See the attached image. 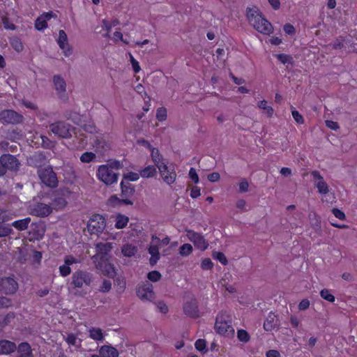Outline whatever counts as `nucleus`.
<instances>
[{
  "mask_svg": "<svg viewBox=\"0 0 357 357\" xmlns=\"http://www.w3.org/2000/svg\"><path fill=\"white\" fill-rule=\"evenodd\" d=\"M247 18L249 23L258 32L264 35H269L273 32L272 24L262 16L257 7L247 8Z\"/></svg>",
  "mask_w": 357,
  "mask_h": 357,
  "instance_id": "f257e3e1",
  "label": "nucleus"
},
{
  "mask_svg": "<svg viewBox=\"0 0 357 357\" xmlns=\"http://www.w3.org/2000/svg\"><path fill=\"white\" fill-rule=\"evenodd\" d=\"M215 331L222 336L232 337L234 335V328L230 314L227 312H220L215 319Z\"/></svg>",
  "mask_w": 357,
  "mask_h": 357,
  "instance_id": "f03ea898",
  "label": "nucleus"
},
{
  "mask_svg": "<svg viewBox=\"0 0 357 357\" xmlns=\"http://www.w3.org/2000/svg\"><path fill=\"white\" fill-rule=\"evenodd\" d=\"M92 282L93 276L90 273L78 270L72 275L70 286L74 289H82L84 286L89 287Z\"/></svg>",
  "mask_w": 357,
  "mask_h": 357,
  "instance_id": "7ed1b4c3",
  "label": "nucleus"
},
{
  "mask_svg": "<svg viewBox=\"0 0 357 357\" xmlns=\"http://www.w3.org/2000/svg\"><path fill=\"white\" fill-rule=\"evenodd\" d=\"M96 176L106 185H112L118 181V174L112 169L109 165H100L97 169Z\"/></svg>",
  "mask_w": 357,
  "mask_h": 357,
  "instance_id": "20e7f679",
  "label": "nucleus"
},
{
  "mask_svg": "<svg viewBox=\"0 0 357 357\" xmlns=\"http://www.w3.org/2000/svg\"><path fill=\"white\" fill-rule=\"evenodd\" d=\"M51 131L59 137H70L74 132V128L68 123L63 121H58L50 126Z\"/></svg>",
  "mask_w": 357,
  "mask_h": 357,
  "instance_id": "39448f33",
  "label": "nucleus"
},
{
  "mask_svg": "<svg viewBox=\"0 0 357 357\" xmlns=\"http://www.w3.org/2000/svg\"><path fill=\"white\" fill-rule=\"evenodd\" d=\"M106 227L105 218L99 214L91 216L87 224L88 231L91 234H101Z\"/></svg>",
  "mask_w": 357,
  "mask_h": 357,
  "instance_id": "423d86ee",
  "label": "nucleus"
},
{
  "mask_svg": "<svg viewBox=\"0 0 357 357\" xmlns=\"http://www.w3.org/2000/svg\"><path fill=\"white\" fill-rule=\"evenodd\" d=\"M113 248L112 243H100L96 245V254L93 257L94 261L111 260L110 252Z\"/></svg>",
  "mask_w": 357,
  "mask_h": 357,
  "instance_id": "0eeeda50",
  "label": "nucleus"
},
{
  "mask_svg": "<svg viewBox=\"0 0 357 357\" xmlns=\"http://www.w3.org/2000/svg\"><path fill=\"white\" fill-rule=\"evenodd\" d=\"M162 181L167 185L174 183L176 179L177 175L174 167L168 166L167 162H165L157 167Z\"/></svg>",
  "mask_w": 357,
  "mask_h": 357,
  "instance_id": "6e6552de",
  "label": "nucleus"
},
{
  "mask_svg": "<svg viewBox=\"0 0 357 357\" xmlns=\"http://www.w3.org/2000/svg\"><path fill=\"white\" fill-rule=\"evenodd\" d=\"M38 175L41 181L47 186L54 188L56 185L57 178L51 167L40 169L38 171Z\"/></svg>",
  "mask_w": 357,
  "mask_h": 357,
  "instance_id": "1a4fd4ad",
  "label": "nucleus"
},
{
  "mask_svg": "<svg viewBox=\"0 0 357 357\" xmlns=\"http://www.w3.org/2000/svg\"><path fill=\"white\" fill-rule=\"evenodd\" d=\"M18 289L17 281L12 277H5L0 280V292L13 294Z\"/></svg>",
  "mask_w": 357,
  "mask_h": 357,
  "instance_id": "9d476101",
  "label": "nucleus"
},
{
  "mask_svg": "<svg viewBox=\"0 0 357 357\" xmlns=\"http://www.w3.org/2000/svg\"><path fill=\"white\" fill-rule=\"evenodd\" d=\"M186 236L188 239L194 244L197 249L200 250L207 249L208 246V242L202 234L189 230L187 231Z\"/></svg>",
  "mask_w": 357,
  "mask_h": 357,
  "instance_id": "9b49d317",
  "label": "nucleus"
},
{
  "mask_svg": "<svg viewBox=\"0 0 357 357\" xmlns=\"http://www.w3.org/2000/svg\"><path fill=\"white\" fill-rule=\"evenodd\" d=\"M137 294L144 301H151L154 298L153 285L148 282L142 284L137 290Z\"/></svg>",
  "mask_w": 357,
  "mask_h": 357,
  "instance_id": "f8f14e48",
  "label": "nucleus"
},
{
  "mask_svg": "<svg viewBox=\"0 0 357 357\" xmlns=\"http://www.w3.org/2000/svg\"><path fill=\"white\" fill-rule=\"evenodd\" d=\"M22 116L13 110H3L0 112V121L3 123H17L22 121Z\"/></svg>",
  "mask_w": 357,
  "mask_h": 357,
  "instance_id": "ddd939ff",
  "label": "nucleus"
},
{
  "mask_svg": "<svg viewBox=\"0 0 357 357\" xmlns=\"http://www.w3.org/2000/svg\"><path fill=\"white\" fill-rule=\"evenodd\" d=\"M56 42L65 56L68 57L72 54V48L68 43L67 35L63 30L59 31Z\"/></svg>",
  "mask_w": 357,
  "mask_h": 357,
  "instance_id": "4468645a",
  "label": "nucleus"
},
{
  "mask_svg": "<svg viewBox=\"0 0 357 357\" xmlns=\"http://www.w3.org/2000/svg\"><path fill=\"white\" fill-rule=\"evenodd\" d=\"M311 174L319 193L321 195L328 194L329 192V186L324 181V178L321 176L319 172L317 171H313Z\"/></svg>",
  "mask_w": 357,
  "mask_h": 357,
  "instance_id": "2eb2a0df",
  "label": "nucleus"
},
{
  "mask_svg": "<svg viewBox=\"0 0 357 357\" xmlns=\"http://www.w3.org/2000/svg\"><path fill=\"white\" fill-rule=\"evenodd\" d=\"M52 211V207L46 204L38 203L30 207V213L38 217H45Z\"/></svg>",
  "mask_w": 357,
  "mask_h": 357,
  "instance_id": "dca6fc26",
  "label": "nucleus"
},
{
  "mask_svg": "<svg viewBox=\"0 0 357 357\" xmlns=\"http://www.w3.org/2000/svg\"><path fill=\"white\" fill-rule=\"evenodd\" d=\"M96 267L100 270L102 273L109 277L114 278L116 275V270L114 265L110 262V260L94 261Z\"/></svg>",
  "mask_w": 357,
  "mask_h": 357,
  "instance_id": "f3484780",
  "label": "nucleus"
},
{
  "mask_svg": "<svg viewBox=\"0 0 357 357\" xmlns=\"http://www.w3.org/2000/svg\"><path fill=\"white\" fill-rule=\"evenodd\" d=\"M70 194V192L67 189L61 190L55 193L52 200L56 209H62L66 206V198Z\"/></svg>",
  "mask_w": 357,
  "mask_h": 357,
  "instance_id": "a211bd4d",
  "label": "nucleus"
},
{
  "mask_svg": "<svg viewBox=\"0 0 357 357\" xmlns=\"http://www.w3.org/2000/svg\"><path fill=\"white\" fill-rule=\"evenodd\" d=\"M1 162L4 167V174L6 169L15 170L19 167L17 159L10 154H5L1 157Z\"/></svg>",
  "mask_w": 357,
  "mask_h": 357,
  "instance_id": "6ab92c4d",
  "label": "nucleus"
},
{
  "mask_svg": "<svg viewBox=\"0 0 357 357\" xmlns=\"http://www.w3.org/2000/svg\"><path fill=\"white\" fill-rule=\"evenodd\" d=\"M159 242L160 239L157 236H152V243L149 248V253L151 255L150 264L152 266L155 265L160 259L159 249L158 246L155 245Z\"/></svg>",
  "mask_w": 357,
  "mask_h": 357,
  "instance_id": "aec40b11",
  "label": "nucleus"
},
{
  "mask_svg": "<svg viewBox=\"0 0 357 357\" xmlns=\"http://www.w3.org/2000/svg\"><path fill=\"white\" fill-rule=\"evenodd\" d=\"M183 311L188 316L197 317L198 316V309L196 300L190 298L189 301H186L183 305Z\"/></svg>",
  "mask_w": 357,
  "mask_h": 357,
  "instance_id": "412c9836",
  "label": "nucleus"
},
{
  "mask_svg": "<svg viewBox=\"0 0 357 357\" xmlns=\"http://www.w3.org/2000/svg\"><path fill=\"white\" fill-rule=\"evenodd\" d=\"M17 349L15 342L7 340H0V355H9Z\"/></svg>",
  "mask_w": 357,
  "mask_h": 357,
  "instance_id": "4be33fe9",
  "label": "nucleus"
},
{
  "mask_svg": "<svg viewBox=\"0 0 357 357\" xmlns=\"http://www.w3.org/2000/svg\"><path fill=\"white\" fill-rule=\"evenodd\" d=\"M52 17H54V14L52 12L45 13L38 17L35 22L36 29L38 31H43L46 29L47 26V22Z\"/></svg>",
  "mask_w": 357,
  "mask_h": 357,
  "instance_id": "5701e85b",
  "label": "nucleus"
},
{
  "mask_svg": "<svg viewBox=\"0 0 357 357\" xmlns=\"http://www.w3.org/2000/svg\"><path fill=\"white\" fill-rule=\"evenodd\" d=\"M100 357H119L118 350L111 345H103L99 349Z\"/></svg>",
  "mask_w": 357,
  "mask_h": 357,
  "instance_id": "b1692460",
  "label": "nucleus"
},
{
  "mask_svg": "<svg viewBox=\"0 0 357 357\" xmlns=\"http://www.w3.org/2000/svg\"><path fill=\"white\" fill-rule=\"evenodd\" d=\"M66 342L72 350H77L81 347L82 340L77 337V335L69 333L64 337Z\"/></svg>",
  "mask_w": 357,
  "mask_h": 357,
  "instance_id": "393cba45",
  "label": "nucleus"
},
{
  "mask_svg": "<svg viewBox=\"0 0 357 357\" xmlns=\"http://www.w3.org/2000/svg\"><path fill=\"white\" fill-rule=\"evenodd\" d=\"M90 338L99 342L102 341L105 338V335L102 330L97 327H91L88 331Z\"/></svg>",
  "mask_w": 357,
  "mask_h": 357,
  "instance_id": "a878e982",
  "label": "nucleus"
},
{
  "mask_svg": "<svg viewBox=\"0 0 357 357\" xmlns=\"http://www.w3.org/2000/svg\"><path fill=\"white\" fill-rule=\"evenodd\" d=\"M278 324V319L275 314L270 313L264 323V328L266 331L273 330Z\"/></svg>",
  "mask_w": 357,
  "mask_h": 357,
  "instance_id": "bb28decb",
  "label": "nucleus"
},
{
  "mask_svg": "<svg viewBox=\"0 0 357 357\" xmlns=\"http://www.w3.org/2000/svg\"><path fill=\"white\" fill-rule=\"evenodd\" d=\"M129 222V218L128 216L122 214H117L114 216V227L116 229H123L125 228Z\"/></svg>",
  "mask_w": 357,
  "mask_h": 357,
  "instance_id": "cd10ccee",
  "label": "nucleus"
},
{
  "mask_svg": "<svg viewBox=\"0 0 357 357\" xmlns=\"http://www.w3.org/2000/svg\"><path fill=\"white\" fill-rule=\"evenodd\" d=\"M53 82L55 89L59 94L65 93L66 84V82L59 75L54 76L53 78Z\"/></svg>",
  "mask_w": 357,
  "mask_h": 357,
  "instance_id": "c85d7f7f",
  "label": "nucleus"
},
{
  "mask_svg": "<svg viewBox=\"0 0 357 357\" xmlns=\"http://www.w3.org/2000/svg\"><path fill=\"white\" fill-rule=\"evenodd\" d=\"M121 252L124 257H131L137 252V248L132 244L126 243L122 246Z\"/></svg>",
  "mask_w": 357,
  "mask_h": 357,
  "instance_id": "c756f323",
  "label": "nucleus"
},
{
  "mask_svg": "<svg viewBox=\"0 0 357 357\" xmlns=\"http://www.w3.org/2000/svg\"><path fill=\"white\" fill-rule=\"evenodd\" d=\"M150 151L152 160L157 167L165 162L158 149L152 147Z\"/></svg>",
  "mask_w": 357,
  "mask_h": 357,
  "instance_id": "7c9ffc66",
  "label": "nucleus"
},
{
  "mask_svg": "<svg viewBox=\"0 0 357 357\" xmlns=\"http://www.w3.org/2000/svg\"><path fill=\"white\" fill-rule=\"evenodd\" d=\"M31 222L30 218H26L24 219L15 220L12 223V225L20 231L25 230Z\"/></svg>",
  "mask_w": 357,
  "mask_h": 357,
  "instance_id": "2f4dec72",
  "label": "nucleus"
},
{
  "mask_svg": "<svg viewBox=\"0 0 357 357\" xmlns=\"http://www.w3.org/2000/svg\"><path fill=\"white\" fill-rule=\"evenodd\" d=\"M258 107L259 109L263 110V113L267 115V116L271 117L273 114V109L271 106L268 105L267 101L261 100L258 102Z\"/></svg>",
  "mask_w": 357,
  "mask_h": 357,
  "instance_id": "473e14b6",
  "label": "nucleus"
},
{
  "mask_svg": "<svg viewBox=\"0 0 357 357\" xmlns=\"http://www.w3.org/2000/svg\"><path fill=\"white\" fill-rule=\"evenodd\" d=\"M156 174V168L153 165H148L140 171V176L143 178H151Z\"/></svg>",
  "mask_w": 357,
  "mask_h": 357,
  "instance_id": "72a5a7b5",
  "label": "nucleus"
},
{
  "mask_svg": "<svg viewBox=\"0 0 357 357\" xmlns=\"http://www.w3.org/2000/svg\"><path fill=\"white\" fill-rule=\"evenodd\" d=\"M18 352L20 355L32 357V351L30 345L26 342L21 343L18 347Z\"/></svg>",
  "mask_w": 357,
  "mask_h": 357,
  "instance_id": "f704fd0d",
  "label": "nucleus"
},
{
  "mask_svg": "<svg viewBox=\"0 0 357 357\" xmlns=\"http://www.w3.org/2000/svg\"><path fill=\"white\" fill-rule=\"evenodd\" d=\"M15 215L10 211L0 208V223L8 221L13 218Z\"/></svg>",
  "mask_w": 357,
  "mask_h": 357,
  "instance_id": "c9c22d12",
  "label": "nucleus"
},
{
  "mask_svg": "<svg viewBox=\"0 0 357 357\" xmlns=\"http://www.w3.org/2000/svg\"><path fill=\"white\" fill-rule=\"evenodd\" d=\"M237 338L240 342L247 343L250 340L249 333L243 329H239L237 331Z\"/></svg>",
  "mask_w": 357,
  "mask_h": 357,
  "instance_id": "e433bc0d",
  "label": "nucleus"
},
{
  "mask_svg": "<svg viewBox=\"0 0 357 357\" xmlns=\"http://www.w3.org/2000/svg\"><path fill=\"white\" fill-rule=\"evenodd\" d=\"M192 252V246L189 243H184L179 248V254L182 257H188Z\"/></svg>",
  "mask_w": 357,
  "mask_h": 357,
  "instance_id": "4c0bfd02",
  "label": "nucleus"
},
{
  "mask_svg": "<svg viewBox=\"0 0 357 357\" xmlns=\"http://www.w3.org/2000/svg\"><path fill=\"white\" fill-rule=\"evenodd\" d=\"M117 24V20H113L112 22H109L105 20H102V27L105 29V33H103V36H108L112 27L115 26Z\"/></svg>",
  "mask_w": 357,
  "mask_h": 357,
  "instance_id": "58836bf2",
  "label": "nucleus"
},
{
  "mask_svg": "<svg viewBox=\"0 0 357 357\" xmlns=\"http://www.w3.org/2000/svg\"><path fill=\"white\" fill-rule=\"evenodd\" d=\"M139 175L136 172H128L123 176L122 181H126L128 185H130L129 181H136L139 178Z\"/></svg>",
  "mask_w": 357,
  "mask_h": 357,
  "instance_id": "ea45409f",
  "label": "nucleus"
},
{
  "mask_svg": "<svg viewBox=\"0 0 357 357\" xmlns=\"http://www.w3.org/2000/svg\"><path fill=\"white\" fill-rule=\"evenodd\" d=\"M320 296L323 299L328 302L333 303L335 301V296L327 289H322L320 291Z\"/></svg>",
  "mask_w": 357,
  "mask_h": 357,
  "instance_id": "a19ab883",
  "label": "nucleus"
},
{
  "mask_svg": "<svg viewBox=\"0 0 357 357\" xmlns=\"http://www.w3.org/2000/svg\"><path fill=\"white\" fill-rule=\"evenodd\" d=\"M10 44H11V46L13 47V48L17 52L22 51V50L24 48L22 43L17 38H13L10 41Z\"/></svg>",
  "mask_w": 357,
  "mask_h": 357,
  "instance_id": "79ce46f5",
  "label": "nucleus"
},
{
  "mask_svg": "<svg viewBox=\"0 0 357 357\" xmlns=\"http://www.w3.org/2000/svg\"><path fill=\"white\" fill-rule=\"evenodd\" d=\"M121 191L123 195H132L134 192V188L130 187V185H128L126 181H122L121 183Z\"/></svg>",
  "mask_w": 357,
  "mask_h": 357,
  "instance_id": "37998d69",
  "label": "nucleus"
},
{
  "mask_svg": "<svg viewBox=\"0 0 357 357\" xmlns=\"http://www.w3.org/2000/svg\"><path fill=\"white\" fill-rule=\"evenodd\" d=\"M96 155L92 152H85L80 156V160L82 162L88 163L93 160Z\"/></svg>",
  "mask_w": 357,
  "mask_h": 357,
  "instance_id": "c03bdc74",
  "label": "nucleus"
},
{
  "mask_svg": "<svg viewBox=\"0 0 357 357\" xmlns=\"http://www.w3.org/2000/svg\"><path fill=\"white\" fill-rule=\"evenodd\" d=\"M195 348L203 353H206L207 351L206 350V342L203 339H199L195 342Z\"/></svg>",
  "mask_w": 357,
  "mask_h": 357,
  "instance_id": "a18cd8bd",
  "label": "nucleus"
},
{
  "mask_svg": "<svg viewBox=\"0 0 357 357\" xmlns=\"http://www.w3.org/2000/svg\"><path fill=\"white\" fill-rule=\"evenodd\" d=\"M275 56L283 64L291 63L292 62V58L289 55L284 54H276Z\"/></svg>",
  "mask_w": 357,
  "mask_h": 357,
  "instance_id": "49530a36",
  "label": "nucleus"
},
{
  "mask_svg": "<svg viewBox=\"0 0 357 357\" xmlns=\"http://www.w3.org/2000/svg\"><path fill=\"white\" fill-rule=\"evenodd\" d=\"M107 204L112 207H117L121 205V199L116 195H113L109 197Z\"/></svg>",
  "mask_w": 357,
  "mask_h": 357,
  "instance_id": "de8ad7c7",
  "label": "nucleus"
},
{
  "mask_svg": "<svg viewBox=\"0 0 357 357\" xmlns=\"http://www.w3.org/2000/svg\"><path fill=\"white\" fill-rule=\"evenodd\" d=\"M59 273L62 277H66L69 275L71 273V268L69 266L64 263V264L61 265L59 268Z\"/></svg>",
  "mask_w": 357,
  "mask_h": 357,
  "instance_id": "09e8293b",
  "label": "nucleus"
},
{
  "mask_svg": "<svg viewBox=\"0 0 357 357\" xmlns=\"http://www.w3.org/2000/svg\"><path fill=\"white\" fill-rule=\"evenodd\" d=\"M81 261V260L78 258H76L72 255H67L64 258V262L68 266H70L74 264H78Z\"/></svg>",
  "mask_w": 357,
  "mask_h": 357,
  "instance_id": "8fccbe9b",
  "label": "nucleus"
},
{
  "mask_svg": "<svg viewBox=\"0 0 357 357\" xmlns=\"http://www.w3.org/2000/svg\"><path fill=\"white\" fill-rule=\"evenodd\" d=\"M112 288V282L109 280H104L100 287L99 291L103 293L109 291Z\"/></svg>",
  "mask_w": 357,
  "mask_h": 357,
  "instance_id": "3c124183",
  "label": "nucleus"
},
{
  "mask_svg": "<svg viewBox=\"0 0 357 357\" xmlns=\"http://www.w3.org/2000/svg\"><path fill=\"white\" fill-rule=\"evenodd\" d=\"M213 266V264L209 258L203 259L201 261V267L204 270H210Z\"/></svg>",
  "mask_w": 357,
  "mask_h": 357,
  "instance_id": "603ef678",
  "label": "nucleus"
},
{
  "mask_svg": "<svg viewBox=\"0 0 357 357\" xmlns=\"http://www.w3.org/2000/svg\"><path fill=\"white\" fill-rule=\"evenodd\" d=\"M156 118L158 121H165L167 118V110L163 107H160L158 109L156 113Z\"/></svg>",
  "mask_w": 357,
  "mask_h": 357,
  "instance_id": "864d4df0",
  "label": "nucleus"
},
{
  "mask_svg": "<svg viewBox=\"0 0 357 357\" xmlns=\"http://www.w3.org/2000/svg\"><path fill=\"white\" fill-rule=\"evenodd\" d=\"M13 318L14 314L13 313H9L3 317H0V325L4 326L8 324Z\"/></svg>",
  "mask_w": 357,
  "mask_h": 357,
  "instance_id": "5fc2aeb1",
  "label": "nucleus"
},
{
  "mask_svg": "<svg viewBox=\"0 0 357 357\" xmlns=\"http://www.w3.org/2000/svg\"><path fill=\"white\" fill-rule=\"evenodd\" d=\"M213 257L218 260L222 264H227V260L225 255L222 252H216L213 254Z\"/></svg>",
  "mask_w": 357,
  "mask_h": 357,
  "instance_id": "6e6d98bb",
  "label": "nucleus"
},
{
  "mask_svg": "<svg viewBox=\"0 0 357 357\" xmlns=\"http://www.w3.org/2000/svg\"><path fill=\"white\" fill-rule=\"evenodd\" d=\"M130 63H131L133 71L135 73H139L141 70L139 62L136 59H135V58L133 57V56L131 54H130Z\"/></svg>",
  "mask_w": 357,
  "mask_h": 357,
  "instance_id": "4d7b16f0",
  "label": "nucleus"
},
{
  "mask_svg": "<svg viewBox=\"0 0 357 357\" xmlns=\"http://www.w3.org/2000/svg\"><path fill=\"white\" fill-rule=\"evenodd\" d=\"M11 231L12 229L9 226L0 225V237L7 236Z\"/></svg>",
  "mask_w": 357,
  "mask_h": 357,
  "instance_id": "13d9d810",
  "label": "nucleus"
},
{
  "mask_svg": "<svg viewBox=\"0 0 357 357\" xmlns=\"http://www.w3.org/2000/svg\"><path fill=\"white\" fill-rule=\"evenodd\" d=\"M161 278V275L158 271H153L148 274V278L149 280L152 282H157Z\"/></svg>",
  "mask_w": 357,
  "mask_h": 357,
  "instance_id": "bf43d9fd",
  "label": "nucleus"
},
{
  "mask_svg": "<svg viewBox=\"0 0 357 357\" xmlns=\"http://www.w3.org/2000/svg\"><path fill=\"white\" fill-rule=\"evenodd\" d=\"M236 206L239 212L247 211V204L244 199H238L236 203Z\"/></svg>",
  "mask_w": 357,
  "mask_h": 357,
  "instance_id": "052dcab7",
  "label": "nucleus"
},
{
  "mask_svg": "<svg viewBox=\"0 0 357 357\" xmlns=\"http://www.w3.org/2000/svg\"><path fill=\"white\" fill-rule=\"evenodd\" d=\"M189 177L196 184H197L199 181V176L196 172V169L193 167L190 169Z\"/></svg>",
  "mask_w": 357,
  "mask_h": 357,
  "instance_id": "680f3d73",
  "label": "nucleus"
},
{
  "mask_svg": "<svg viewBox=\"0 0 357 357\" xmlns=\"http://www.w3.org/2000/svg\"><path fill=\"white\" fill-rule=\"evenodd\" d=\"M238 186L240 192H245L248 190L249 183L245 179H243L239 182Z\"/></svg>",
  "mask_w": 357,
  "mask_h": 357,
  "instance_id": "e2e57ef3",
  "label": "nucleus"
},
{
  "mask_svg": "<svg viewBox=\"0 0 357 357\" xmlns=\"http://www.w3.org/2000/svg\"><path fill=\"white\" fill-rule=\"evenodd\" d=\"M11 305V300L7 297H0V307H8Z\"/></svg>",
  "mask_w": 357,
  "mask_h": 357,
  "instance_id": "0e129e2a",
  "label": "nucleus"
},
{
  "mask_svg": "<svg viewBox=\"0 0 357 357\" xmlns=\"http://www.w3.org/2000/svg\"><path fill=\"white\" fill-rule=\"evenodd\" d=\"M283 29L288 35H294L295 33V28L291 24H284Z\"/></svg>",
  "mask_w": 357,
  "mask_h": 357,
  "instance_id": "69168bd1",
  "label": "nucleus"
},
{
  "mask_svg": "<svg viewBox=\"0 0 357 357\" xmlns=\"http://www.w3.org/2000/svg\"><path fill=\"white\" fill-rule=\"evenodd\" d=\"M156 306H157V308L159 310V311L163 314L167 313L168 311V307H167V305L162 301L158 302L156 303Z\"/></svg>",
  "mask_w": 357,
  "mask_h": 357,
  "instance_id": "338daca9",
  "label": "nucleus"
},
{
  "mask_svg": "<svg viewBox=\"0 0 357 357\" xmlns=\"http://www.w3.org/2000/svg\"><path fill=\"white\" fill-rule=\"evenodd\" d=\"M207 178L210 182H217L220 180V175L218 172H213L211 174H209Z\"/></svg>",
  "mask_w": 357,
  "mask_h": 357,
  "instance_id": "774afa93",
  "label": "nucleus"
}]
</instances>
